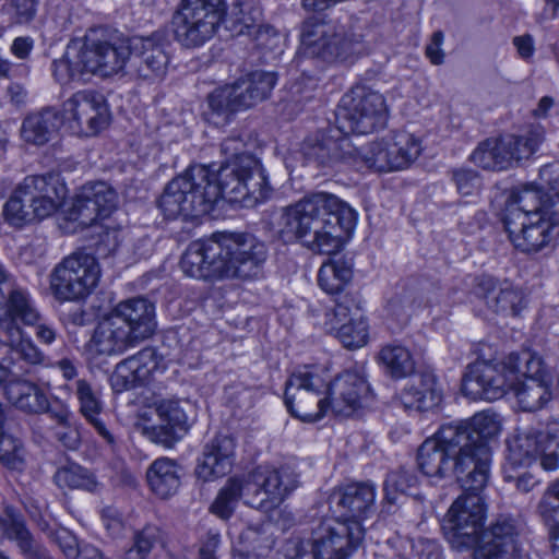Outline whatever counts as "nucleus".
<instances>
[{"label": "nucleus", "instance_id": "nucleus-27", "mask_svg": "<svg viewBox=\"0 0 559 559\" xmlns=\"http://www.w3.org/2000/svg\"><path fill=\"white\" fill-rule=\"evenodd\" d=\"M62 119L71 120L80 132L94 135L109 124L110 112L104 97L93 91H80L62 105Z\"/></svg>", "mask_w": 559, "mask_h": 559}, {"label": "nucleus", "instance_id": "nucleus-62", "mask_svg": "<svg viewBox=\"0 0 559 559\" xmlns=\"http://www.w3.org/2000/svg\"><path fill=\"white\" fill-rule=\"evenodd\" d=\"M57 542L64 556L69 559H76L80 555L79 544L76 538L69 532L64 531L62 534L57 536Z\"/></svg>", "mask_w": 559, "mask_h": 559}, {"label": "nucleus", "instance_id": "nucleus-20", "mask_svg": "<svg viewBox=\"0 0 559 559\" xmlns=\"http://www.w3.org/2000/svg\"><path fill=\"white\" fill-rule=\"evenodd\" d=\"M536 457L545 471L559 468V426L547 427L546 430L535 428L520 432L509 447L506 471H515L528 466Z\"/></svg>", "mask_w": 559, "mask_h": 559}, {"label": "nucleus", "instance_id": "nucleus-18", "mask_svg": "<svg viewBox=\"0 0 559 559\" xmlns=\"http://www.w3.org/2000/svg\"><path fill=\"white\" fill-rule=\"evenodd\" d=\"M325 381L316 372L305 368L288 378L285 384L284 402L289 413L306 423L320 420L330 411Z\"/></svg>", "mask_w": 559, "mask_h": 559}, {"label": "nucleus", "instance_id": "nucleus-7", "mask_svg": "<svg viewBox=\"0 0 559 559\" xmlns=\"http://www.w3.org/2000/svg\"><path fill=\"white\" fill-rule=\"evenodd\" d=\"M67 195L68 188L59 174L27 176L4 203V221L22 227L49 217L63 205Z\"/></svg>", "mask_w": 559, "mask_h": 559}, {"label": "nucleus", "instance_id": "nucleus-60", "mask_svg": "<svg viewBox=\"0 0 559 559\" xmlns=\"http://www.w3.org/2000/svg\"><path fill=\"white\" fill-rule=\"evenodd\" d=\"M280 35L271 26H261L255 34L257 46L261 49H274L280 43Z\"/></svg>", "mask_w": 559, "mask_h": 559}, {"label": "nucleus", "instance_id": "nucleus-15", "mask_svg": "<svg viewBox=\"0 0 559 559\" xmlns=\"http://www.w3.org/2000/svg\"><path fill=\"white\" fill-rule=\"evenodd\" d=\"M389 110L379 92L364 85L353 87L341 99L338 121L343 130L369 134L386 126Z\"/></svg>", "mask_w": 559, "mask_h": 559}, {"label": "nucleus", "instance_id": "nucleus-37", "mask_svg": "<svg viewBox=\"0 0 559 559\" xmlns=\"http://www.w3.org/2000/svg\"><path fill=\"white\" fill-rule=\"evenodd\" d=\"M93 343L98 354L115 355L136 346L140 342L129 333L128 325L112 316L97 326Z\"/></svg>", "mask_w": 559, "mask_h": 559}, {"label": "nucleus", "instance_id": "nucleus-2", "mask_svg": "<svg viewBox=\"0 0 559 559\" xmlns=\"http://www.w3.org/2000/svg\"><path fill=\"white\" fill-rule=\"evenodd\" d=\"M539 186L512 191L504 204V229L513 246L525 253L552 248L559 236V163L540 168Z\"/></svg>", "mask_w": 559, "mask_h": 559}, {"label": "nucleus", "instance_id": "nucleus-53", "mask_svg": "<svg viewBox=\"0 0 559 559\" xmlns=\"http://www.w3.org/2000/svg\"><path fill=\"white\" fill-rule=\"evenodd\" d=\"M452 180L456 190L462 195H473L480 190L481 178L479 174L471 168H455L452 170Z\"/></svg>", "mask_w": 559, "mask_h": 559}, {"label": "nucleus", "instance_id": "nucleus-33", "mask_svg": "<svg viewBox=\"0 0 559 559\" xmlns=\"http://www.w3.org/2000/svg\"><path fill=\"white\" fill-rule=\"evenodd\" d=\"M67 389L74 394L79 403V412L95 429L100 438L110 447L116 444V437L100 418L103 402L100 393L86 379H76Z\"/></svg>", "mask_w": 559, "mask_h": 559}, {"label": "nucleus", "instance_id": "nucleus-8", "mask_svg": "<svg viewBox=\"0 0 559 559\" xmlns=\"http://www.w3.org/2000/svg\"><path fill=\"white\" fill-rule=\"evenodd\" d=\"M206 165H192L167 183L158 201L165 217L193 219L209 214L217 203V189L211 186Z\"/></svg>", "mask_w": 559, "mask_h": 559}, {"label": "nucleus", "instance_id": "nucleus-21", "mask_svg": "<svg viewBox=\"0 0 559 559\" xmlns=\"http://www.w3.org/2000/svg\"><path fill=\"white\" fill-rule=\"evenodd\" d=\"M421 143L412 133L397 131L370 144L361 154V169L385 173L400 170L412 165L421 153Z\"/></svg>", "mask_w": 559, "mask_h": 559}, {"label": "nucleus", "instance_id": "nucleus-35", "mask_svg": "<svg viewBox=\"0 0 559 559\" xmlns=\"http://www.w3.org/2000/svg\"><path fill=\"white\" fill-rule=\"evenodd\" d=\"M235 444L226 436L214 438L203 450L195 468L198 478L210 481L228 474L233 466Z\"/></svg>", "mask_w": 559, "mask_h": 559}, {"label": "nucleus", "instance_id": "nucleus-52", "mask_svg": "<svg viewBox=\"0 0 559 559\" xmlns=\"http://www.w3.org/2000/svg\"><path fill=\"white\" fill-rule=\"evenodd\" d=\"M537 512L546 524L559 520V479L545 490L538 502Z\"/></svg>", "mask_w": 559, "mask_h": 559}, {"label": "nucleus", "instance_id": "nucleus-39", "mask_svg": "<svg viewBox=\"0 0 559 559\" xmlns=\"http://www.w3.org/2000/svg\"><path fill=\"white\" fill-rule=\"evenodd\" d=\"M146 480L152 492L167 499L174 496L181 485V467L175 460L156 459L146 471Z\"/></svg>", "mask_w": 559, "mask_h": 559}, {"label": "nucleus", "instance_id": "nucleus-4", "mask_svg": "<svg viewBox=\"0 0 559 559\" xmlns=\"http://www.w3.org/2000/svg\"><path fill=\"white\" fill-rule=\"evenodd\" d=\"M265 243L246 233L222 234L192 241L180 260L182 272L194 278L253 280L263 273Z\"/></svg>", "mask_w": 559, "mask_h": 559}, {"label": "nucleus", "instance_id": "nucleus-26", "mask_svg": "<svg viewBox=\"0 0 559 559\" xmlns=\"http://www.w3.org/2000/svg\"><path fill=\"white\" fill-rule=\"evenodd\" d=\"M167 47V38L158 32L146 37H130V72L147 82L162 80L170 61Z\"/></svg>", "mask_w": 559, "mask_h": 559}, {"label": "nucleus", "instance_id": "nucleus-54", "mask_svg": "<svg viewBox=\"0 0 559 559\" xmlns=\"http://www.w3.org/2000/svg\"><path fill=\"white\" fill-rule=\"evenodd\" d=\"M70 214L74 219L80 221V223L84 225H91L98 218H103L100 212L92 201L88 202L87 199L83 197V189L76 194Z\"/></svg>", "mask_w": 559, "mask_h": 559}, {"label": "nucleus", "instance_id": "nucleus-47", "mask_svg": "<svg viewBox=\"0 0 559 559\" xmlns=\"http://www.w3.org/2000/svg\"><path fill=\"white\" fill-rule=\"evenodd\" d=\"M427 305L428 302L417 287L406 286L389 299L386 309L397 320L406 321L417 309Z\"/></svg>", "mask_w": 559, "mask_h": 559}, {"label": "nucleus", "instance_id": "nucleus-38", "mask_svg": "<svg viewBox=\"0 0 559 559\" xmlns=\"http://www.w3.org/2000/svg\"><path fill=\"white\" fill-rule=\"evenodd\" d=\"M62 121V116L56 108H44L25 117L21 136L28 144L41 146L55 138Z\"/></svg>", "mask_w": 559, "mask_h": 559}, {"label": "nucleus", "instance_id": "nucleus-59", "mask_svg": "<svg viewBox=\"0 0 559 559\" xmlns=\"http://www.w3.org/2000/svg\"><path fill=\"white\" fill-rule=\"evenodd\" d=\"M444 35L441 31L432 34L430 43L426 46V56L433 64H441L444 60V53L441 49Z\"/></svg>", "mask_w": 559, "mask_h": 559}, {"label": "nucleus", "instance_id": "nucleus-63", "mask_svg": "<svg viewBox=\"0 0 559 559\" xmlns=\"http://www.w3.org/2000/svg\"><path fill=\"white\" fill-rule=\"evenodd\" d=\"M56 437L70 450L78 449L81 442L79 431L71 427L70 423L68 424V427H60V429L56 431Z\"/></svg>", "mask_w": 559, "mask_h": 559}, {"label": "nucleus", "instance_id": "nucleus-41", "mask_svg": "<svg viewBox=\"0 0 559 559\" xmlns=\"http://www.w3.org/2000/svg\"><path fill=\"white\" fill-rule=\"evenodd\" d=\"M377 361L384 374L393 380L407 378L416 369V361L409 348L397 342L383 345L377 355Z\"/></svg>", "mask_w": 559, "mask_h": 559}, {"label": "nucleus", "instance_id": "nucleus-3", "mask_svg": "<svg viewBox=\"0 0 559 559\" xmlns=\"http://www.w3.org/2000/svg\"><path fill=\"white\" fill-rule=\"evenodd\" d=\"M356 224V212L338 197L313 192L285 206L278 219V237L300 242L312 252L333 254Z\"/></svg>", "mask_w": 559, "mask_h": 559}, {"label": "nucleus", "instance_id": "nucleus-23", "mask_svg": "<svg viewBox=\"0 0 559 559\" xmlns=\"http://www.w3.org/2000/svg\"><path fill=\"white\" fill-rule=\"evenodd\" d=\"M457 429L459 423L444 424L418 448L417 464L424 475L453 479L455 448L460 443Z\"/></svg>", "mask_w": 559, "mask_h": 559}, {"label": "nucleus", "instance_id": "nucleus-43", "mask_svg": "<svg viewBox=\"0 0 559 559\" xmlns=\"http://www.w3.org/2000/svg\"><path fill=\"white\" fill-rule=\"evenodd\" d=\"M245 165L247 166L242 198L240 204L246 207L254 206L267 200L272 193L265 170L261 163L253 156H245Z\"/></svg>", "mask_w": 559, "mask_h": 559}, {"label": "nucleus", "instance_id": "nucleus-56", "mask_svg": "<svg viewBox=\"0 0 559 559\" xmlns=\"http://www.w3.org/2000/svg\"><path fill=\"white\" fill-rule=\"evenodd\" d=\"M14 10V22L17 24H27L34 20L37 13V0H12Z\"/></svg>", "mask_w": 559, "mask_h": 559}, {"label": "nucleus", "instance_id": "nucleus-49", "mask_svg": "<svg viewBox=\"0 0 559 559\" xmlns=\"http://www.w3.org/2000/svg\"><path fill=\"white\" fill-rule=\"evenodd\" d=\"M83 197L98 209L102 217H107L116 209L117 193L106 182H90L82 187Z\"/></svg>", "mask_w": 559, "mask_h": 559}, {"label": "nucleus", "instance_id": "nucleus-31", "mask_svg": "<svg viewBox=\"0 0 559 559\" xmlns=\"http://www.w3.org/2000/svg\"><path fill=\"white\" fill-rule=\"evenodd\" d=\"M163 358L153 347H145L138 354L120 361L110 377L115 392H123L142 384L159 368Z\"/></svg>", "mask_w": 559, "mask_h": 559}, {"label": "nucleus", "instance_id": "nucleus-16", "mask_svg": "<svg viewBox=\"0 0 559 559\" xmlns=\"http://www.w3.org/2000/svg\"><path fill=\"white\" fill-rule=\"evenodd\" d=\"M82 47L91 74L104 78L118 74L130 59V37L106 27L90 28Z\"/></svg>", "mask_w": 559, "mask_h": 559}, {"label": "nucleus", "instance_id": "nucleus-1", "mask_svg": "<svg viewBox=\"0 0 559 559\" xmlns=\"http://www.w3.org/2000/svg\"><path fill=\"white\" fill-rule=\"evenodd\" d=\"M552 377L543 357L528 348L501 361L476 360L467 366L463 393L473 400L496 401L513 392L525 412H536L551 399Z\"/></svg>", "mask_w": 559, "mask_h": 559}, {"label": "nucleus", "instance_id": "nucleus-40", "mask_svg": "<svg viewBox=\"0 0 559 559\" xmlns=\"http://www.w3.org/2000/svg\"><path fill=\"white\" fill-rule=\"evenodd\" d=\"M442 401V391L436 377L430 373L421 374L402 392V402L406 408L426 412L437 407Z\"/></svg>", "mask_w": 559, "mask_h": 559}, {"label": "nucleus", "instance_id": "nucleus-58", "mask_svg": "<svg viewBox=\"0 0 559 559\" xmlns=\"http://www.w3.org/2000/svg\"><path fill=\"white\" fill-rule=\"evenodd\" d=\"M506 479L513 480L515 483L516 489L524 493L532 491L540 483V480L532 472L528 471L516 475L507 472Z\"/></svg>", "mask_w": 559, "mask_h": 559}, {"label": "nucleus", "instance_id": "nucleus-14", "mask_svg": "<svg viewBox=\"0 0 559 559\" xmlns=\"http://www.w3.org/2000/svg\"><path fill=\"white\" fill-rule=\"evenodd\" d=\"M544 141V129L532 127L521 135L489 138L478 144L471 160L486 170L500 171L530 158Z\"/></svg>", "mask_w": 559, "mask_h": 559}, {"label": "nucleus", "instance_id": "nucleus-48", "mask_svg": "<svg viewBox=\"0 0 559 559\" xmlns=\"http://www.w3.org/2000/svg\"><path fill=\"white\" fill-rule=\"evenodd\" d=\"M5 536L14 540L25 559H51L47 549L38 543L28 531L25 522H15L4 530Z\"/></svg>", "mask_w": 559, "mask_h": 559}, {"label": "nucleus", "instance_id": "nucleus-5", "mask_svg": "<svg viewBox=\"0 0 559 559\" xmlns=\"http://www.w3.org/2000/svg\"><path fill=\"white\" fill-rule=\"evenodd\" d=\"M297 475L288 467L258 466L243 477L229 478L218 491L211 511L228 519L240 499L264 512L277 508L297 488Z\"/></svg>", "mask_w": 559, "mask_h": 559}, {"label": "nucleus", "instance_id": "nucleus-6", "mask_svg": "<svg viewBox=\"0 0 559 559\" xmlns=\"http://www.w3.org/2000/svg\"><path fill=\"white\" fill-rule=\"evenodd\" d=\"M499 432L495 415L481 412L469 420L460 421L457 435L463 437L455 448L453 478L465 491H481L490 477L491 450L489 440Z\"/></svg>", "mask_w": 559, "mask_h": 559}, {"label": "nucleus", "instance_id": "nucleus-11", "mask_svg": "<svg viewBox=\"0 0 559 559\" xmlns=\"http://www.w3.org/2000/svg\"><path fill=\"white\" fill-rule=\"evenodd\" d=\"M226 0H180L173 14L176 40L186 48H198L211 40L227 14Z\"/></svg>", "mask_w": 559, "mask_h": 559}, {"label": "nucleus", "instance_id": "nucleus-10", "mask_svg": "<svg viewBox=\"0 0 559 559\" xmlns=\"http://www.w3.org/2000/svg\"><path fill=\"white\" fill-rule=\"evenodd\" d=\"M276 81L274 72L253 71L233 84L214 90L207 96L209 121L215 124L229 122L236 112L250 109L269 98Z\"/></svg>", "mask_w": 559, "mask_h": 559}, {"label": "nucleus", "instance_id": "nucleus-55", "mask_svg": "<svg viewBox=\"0 0 559 559\" xmlns=\"http://www.w3.org/2000/svg\"><path fill=\"white\" fill-rule=\"evenodd\" d=\"M21 443L11 436H0V461L9 468H17L22 464Z\"/></svg>", "mask_w": 559, "mask_h": 559}, {"label": "nucleus", "instance_id": "nucleus-61", "mask_svg": "<svg viewBox=\"0 0 559 559\" xmlns=\"http://www.w3.org/2000/svg\"><path fill=\"white\" fill-rule=\"evenodd\" d=\"M103 523L110 535L117 537L123 531L121 515L112 508H106L102 513Z\"/></svg>", "mask_w": 559, "mask_h": 559}, {"label": "nucleus", "instance_id": "nucleus-25", "mask_svg": "<svg viewBox=\"0 0 559 559\" xmlns=\"http://www.w3.org/2000/svg\"><path fill=\"white\" fill-rule=\"evenodd\" d=\"M325 330L346 348H360L368 343V323L359 301L352 295H343L335 301V307L326 312Z\"/></svg>", "mask_w": 559, "mask_h": 559}, {"label": "nucleus", "instance_id": "nucleus-19", "mask_svg": "<svg viewBox=\"0 0 559 559\" xmlns=\"http://www.w3.org/2000/svg\"><path fill=\"white\" fill-rule=\"evenodd\" d=\"M11 302V310L0 312V331L10 341V348L29 365H44L45 354L25 333L23 325H34L40 319V312L34 299L17 296Z\"/></svg>", "mask_w": 559, "mask_h": 559}, {"label": "nucleus", "instance_id": "nucleus-64", "mask_svg": "<svg viewBox=\"0 0 559 559\" xmlns=\"http://www.w3.org/2000/svg\"><path fill=\"white\" fill-rule=\"evenodd\" d=\"M34 48V39L29 36L16 37L11 45V52L17 59L25 60Z\"/></svg>", "mask_w": 559, "mask_h": 559}, {"label": "nucleus", "instance_id": "nucleus-51", "mask_svg": "<svg viewBox=\"0 0 559 559\" xmlns=\"http://www.w3.org/2000/svg\"><path fill=\"white\" fill-rule=\"evenodd\" d=\"M159 537V531L156 526L147 525L136 532L133 537V545L128 550L130 559H145L156 544Z\"/></svg>", "mask_w": 559, "mask_h": 559}, {"label": "nucleus", "instance_id": "nucleus-29", "mask_svg": "<svg viewBox=\"0 0 559 559\" xmlns=\"http://www.w3.org/2000/svg\"><path fill=\"white\" fill-rule=\"evenodd\" d=\"M159 425L143 428V433L153 442L171 448L189 430L185 407L177 400H163L155 405Z\"/></svg>", "mask_w": 559, "mask_h": 559}, {"label": "nucleus", "instance_id": "nucleus-57", "mask_svg": "<svg viewBox=\"0 0 559 559\" xmlns=\"http://www.w3.org/2000/svg\"><path fill=\"white\" fill-rule=\"evenodd\" d=\"M222 153L228 158L227 160L236 159L241 156H251L245 154V141L240 135H230L226 138L221 144Z\"/></svg>", "mask_w": 559, "mask_h": 559}, {"label": "nucleus", "instance_id": "nucleus-9", "mask_svg": "<svg viewBox=\"0 0 559 559\" xmlns=\"http://www.w3.org/2000/svg\"><path fill=\"white\" fill-rule=\"evenodd\" d=\"M362 537L360 523L326 519L313 528L309 543L288 539L282 547L280 559H348Z\"/></svg>", "mask_w": 559, "mask_h": 559}, {"label": "nucleus", "instance_id": "nucleus-44", "mask_svg": "<svg viewBox=\"0 0 559 559\" xmlns=\"http://www.w3.org/2000/svg\"><path fill=\"white\" fill-rule=\"evenodd\" d=\"M4 391L9 402L24 412L40 414L48 409L47 395L33 382L25 380L10 381Z\"/></svg>", "mask_w": 559, "mask_h": 559}, {"label": "nucleus", "instance_id": "nucleus-28", "mask_svg": "<svg viewBox=\"0 0 559 559\" xmlns=\"http://www.w3.org/2000/svg\"><path fill=\"white\" fill-rule=\"evenodd\" d=\"M329 408L335 416L349 417L370 399L371 389L366 378L355 371H345L325 383Z\"/></svg>", "mask_w": 559, "mask_h": 559}, {"label": "nucleus", "instance_id": "nucleus-46", "mask_svg": "<svg viewBox=\"0 0 559 559\" xmlns=\"http://www.w3.org/2000/svg\"><path fill=\"white\" fill-rule=\"evenodd\" d=\"M353 265L345 259L329 260L318 273L319 286L330 295L338 294L350 282Z\"/></svg>", "mask_w": 559, "mask_h": 559}, {"label": "nucleus", "instance_id": "nucleus-13", "mask_svg": "<svg viewBox=\"0 0 559 559\" xmlns=\"http://www.w3.org/2000/svg\"><path fill=\"white\" fill-rule=\"evenodd\" d=\"M99 278L97 259L93 254L76 251L63 258L51 271L50 290L59 301H78L96 288Z\"/></svg>", "mask_w": 559, "mask_h": 559}, {"label": "nucleus", "instance_id": "nucleus-12", "mask_svg": "<svg viewBox=\"0 0 559 559\" xmlns=\"http://www.w3.org/2000/svg\"><path fill=\"white\" fill-rule=\"evenodd\" d=\"M362 39L360 27L349 21L312 19L302 26L301 50L307 57L334 61L345 59Z\"/></svg>", "mask_w": 559, "mask_h": 559}, {"label": "nucleus", "instance_id": "nucleus-22", "mask_svg": "<svg viewBox=\"0 0 559 559\" xmlns=\"http://www.w3.org/2000/svg\"><path fill=\"white\" fill-rule=\"evenodd\" d=\"M480 491H466L451 504L442 528L455 548H468L476 544L485 519V504Z\"/></svg>", "mask_w": 559, "mask_h": 559}, {"label": "nucleus", "instance_id": "nucleus-32", "mask_svg": "<svg viewBox=\"0 0 559 559\" xmlns=\"http://www.w3.org/2000/svg\"><path fill=\"white\" fill-rule=\"evenodd\" d=\"M476 294L485 302L488 310L495 314L515 317L525 307L521 290L508 284L501 285L491 276L479 277Z\"/></svg>", "mask_w": 559, "mask_h": 559}, {"label": "nucleus", "instance_id": "nucleus-24", "mask_svg": "<svg viewBox=\"0 0 559 559\" xmlns=\"http://www.w3.org/2000/svg\"><path fill=\"white\" fill-rule=\"evenodd\" d=\"M522 530L515 518L507 514L496 516L480 531L473 559H516Z\"/></svg>", "mask_w": 559, "mask_h": 559}, {"label": "nucleus", "instance_id": "nucleus-17", "mask_svg": "<svg viewBox=\"0 0 559 559\" xmlns=\"http://www.w3.org/2000/svg\"><path fill=\"white\" fill-rule=\"evenodd\" d=\"M302 156L308 164L319 168H334L348 164L361 169V153L342 127H330L305 139Z\"/></svg>", "mask_w": 559, "mask_h": 559}, {"label": "nucleus", "instance_id": "nucleus-36", "mask_svg": "<svg viewBox=\"0 0 559 559\" xmlns=\"http://www.w3.org/2000/svg\"><path fill=\"white\" fill-rule=\"evenodd\" d=\"M206 167H210L212 171L211 186L218 190L217 201L225 198L231 203H240L247 169L245 156L226 160L217 169L214 164L206 165Z\"/></svg>", "mask_w": 559, "mask_h": 559}, {"label": "nucleus", "instance_id": "nucleus-34", "mask_svg": "<svg viewBox=\"0 0 559 559\" xmlns=\"http://www.w3.org/2000/svg\"><path fill=\"white\" fill-rule=\"evenodd\" d=\"M112 316L128 325L129 333L139 342L151 337L155 332V306L145 298L135 297L119 302Z\"/></svg>", "mask_w": 559, "mask_h": 559}, {"label": "nucleus", "instance_id": "nucleus-45", "mask_svg": "<svg viewBox=\"0 0 559 559\" xmlns=\"http://www.w3.org/2000/svg\"><path fill=\"white\" fill-rule=\"evenodd\" d=\"M53 481L60 489H80L88 492H97L102 484L90 469L78 463H68L57 468Z\"/></svg>", "mask_w": 559, "mask_h": 559}, {"label": "nucleus", "instance_id": "nucleus-50", "mask_svg": "<svg viewBox=\"0 0 559 559\" xmlns=\"http://www.w3.org/2000/svg\"><path fill=\"white\" fill-rule=\"evenodd\" d=\"M417 476L407 469L390 472L384 481L385 500L395 503L399 493H408L417 486Z\"/></svg>", "mask_w": 559, "mask_h": 559}, {"label": "nucleus", "instance_id": "nucleus-30", "mask_svg": "<svg viewBox=\"0 0 559 559\" xmlns=\"http://www.w3.org/2000/svg\"><path fill=\"white\" fill-rule=\"evenodd\" d=\"M376 486L370 481L349 484L330 496V504L342 521L367 518L374 509Z\"/></svg>", "mask_w": 559, "mask_h": 559}, {"label": "nucleus", "instance_id": "nucleus-42", "mask_svg": "<svg viewBox=\"0 0 559 559\" xmlns=\"http://www.w3.org/2000/svg\"><path fill=\"white\" fill-rule=\"evenodd\" d=\"M84 55L82 44H69L62 57L53 60L51 63V72L55 80L61 85L72 82H84V75L91 74L87 70Z\"/></svg>", "mask_w": 559, "mask_h": 559}]
</instances>
